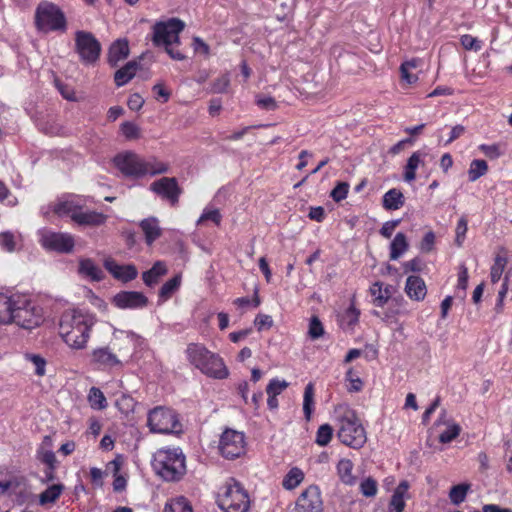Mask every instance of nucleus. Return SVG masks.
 <instances>
[{
    "instance_id": "obj_37",
    "label": "nucleus",
    "mask_w": 512,
    "mask_h": 512,
    "mask_svg": "<svg viewBox=\"0 0 512 512\" xmlns=\"http://www.w3.org/2000/svg\"><path fill=\"white\" fill-rule=\"evenodd\" d=\"M304 478V472L298 467H293L284 476L282 487L285 490H294L303 482Z\"/></svg>"
},
{
    "instance_id": "obj_51",
    "label": "nucleus",
    "mask_w": 512,
    "mask_h": 512,
    "mask_svg": "<svg viewBox=\"0 0 512 512\" xmlns=\"http://www.w3.org/2000/svg\"><path fill=\"white\" fill-rule=\"evenodd\" d=\"M467 230H468V221L464 216H462L458 220L456 229H455V233H456L455 244L458 247H461L463 245L465 238H466Z\"/></svg>"
},
{
    "instance_id": "obj_30",
    "label": "nucleus",
    "mask_w": 512,
    "mask_h": 512,
    "mask_svg": "<svg viewBox=\"0 0 512 512\" xmlns=\"http://www.w3.org/2000/svg\"><path fill=\"white\" fill-rule=\"evenodd\" d=\"M167 271L168 270L165 262L156 261L149 270L143 272V282L148 287H153L159 282L160 277L164 276L167 273Z\"/></svg>"
},
{
    "instance_id": "obj_58",
    "label": "nucleus",
    "mask_w": 512,
    "mask_h": 512,
    "mask_svg": "<svg viewBox=\"0 0 512 512\" xmlns=\"http://www.w3.org/2000/svg\"><path fill=\"white\" fill-rule=\"evenodd\" d=\"M361 493L366 497H373L376 495L378 486L376 480L369 477L363 480L360 484Z\"/></svg>"
},
{
    "instance_id": "obj_31",
    "label": "nucleus",
    "mask_w": 512,
    "mask_h": 512,
    "mask_svg": "<svg viewBox=\"0 0 512 512\" xmlns=\"http://www.w3.org/2000/svg\"><path fill=\"white\" fill-rule=\"evenodd\" d=\"M405 203L403 193L396 188L388 190L382 198L383 208L388 211H394L400 209Z\"/></svg>"
},
{
    "instance_id": "obj_42",
    "label": "nucleus",
    "mask_w": 512,
    "mask_h": 512,
    "mask_svg": "<svg viewBox=\"0 0 512 512\" xmlns=\"http://www.w3.org/2000/svg\"><path fill=\"white\" fill-rule=\"evenodd\" d=\"M360 310L356 308L354 299L351 300L349 307L344 311L341 316V323L344 327L353 329L359 322Z\"/></svg>"
},
{
    "instance_id": "obj_28",
    "label": "nucleus",
    "mask_w": 512,
    "mask_h": 512,
    "mask_svg": "<svg viewBox=\"0 0 512 512\" xmlns=\"http://www.w3.org/2000/svg\"><path fill=\"white\" fill-rule=\"evenodd\" d=\"M388 304L389 307L384 312V319L386 321H391L398 315L409 314V311L407 309L408 302L401 295L397 297H391Z\"/></svg>"
},
{
    "instance_id": "obj_54",
    "label": "nucleus",
    "mask_w": 512,
    "mask_h": 512,
    "mask_svg": "<svg viewBox=\"0 0 512 512\" xmlns=\"http://www.w3.org/2000/svg\"><path fill=\"white\" fill-rule=\"evenodd\" d=\"M465 132L466 128L463 125H455L454 127L451 128L448 138L444 140L442 136H438V142L439 144L448 146L449 144L463 136Z\"/></svg>"
},
{
    "instance_id": "obj_43",
    "label": "nucleus",
    "mask_w": 512,
    "mask_h": 512,
    "mask_svg": "<svg viewBox=\"0 0 512 512\" xmlns=\"http://www.w3.org/2000/svg\"><path fill=\"white\" fill-rule=\"evenodd\" d=\"M145 176H155L165 174L169 171V164L157 160L155 157L145 159Z\"/></svg>"
},
{
    "instance_id": "obj_38",
    "label": "nucleus",
    "mask_w": 512,
    "mask_h": 512,
    "mask_svg": "<svg viewBox=\"0 0 512 512\" xmlns=\"http://www.w3.org/2000/svg\"><path fill=\"white\" fill-rule=\"evenodd\" d=\"M421 155L419 151H416L408 158L403 173V178L406 182L410 183L416 179V171L422 163Z\"/></svg>"
},
{
    "instance_id": "obj_29",
    "label": "nucleus",
    "mask_w": 512,
    "mask_h": 512,
    "mask_svg": "<svg viewBox=\"0 0 512 512\" xmlns=\"http://www.w3.org/2000/svg\"><path fill=\"white\" fill-rule=\"evenodd\" d=\"M139 63L136 60L127 62L123 67L118 69L114 74V81L117 87L127 84L136 74Z\"/></svg>"
},
{
    "instance_id": "obj_47",
    "label": "nucleus",
    "mask_w": 512,
    "mask_h": 512,
    "mask_svg": "<svg viewBox=\"0 0 512 512\" xmlns=\"http://www.w3.org/2000/svg\"><path fill=\"white\" fill-rule=\"evenodd\" d=\"M164 512H193V509L186 498L179 497L167 503Z\"/></svg>"
},
{
    "instance_id": "obj_13",
    "label": "nucleus",
    "mask_w": 512,
    "mask_h": 512,
    "mask_svg": "<svg viewBox=\"0 0 512 512\" xmlns=\"http://www.w3.org/2000/svg\"><path fill=\"white\" fill-rule=\"evenodd\" d=\"M150 190L167 201L170 206L176 207L183 192L175 177H162L150 184Z\"/></svg>"
},
{
    "instance_id": "obj_26",
    "label": "nucleus",
    "mask_w": 512,
    "mask_h": 512,
    "mask_svg": "<svg viewBox=\"0 0 512 512\" xmlns=\"http://www.w3.org/2000/svg\"><path fill=\"white\" fill-rule=\"evenodd\" d=\"M23 238L21 233L13 231H3L0 233V248L8 253L19 250L22 246Z\"/></svg>"
},
{
    "instance_id": "obj_14",
    "label": "nucleus",
    "mask_w": 512,
    "mask_h": 512,
    "mask_svg": "<svg viewBox=\"0 0 512 512\" xmlns=\"http://www.w3.org/2000/svg\"><path fill=\"white\" fill-rule=\"evenodd\" d=\"M39 243L45 250L58 253H70L75 246L72 235L54 231L42 233Z\"/></svg>"
},
{
    "instance_id": "obj_56",
    "label": "nucleus",
    "mask_w": 512,
    "mask_h": 512,
    "mask_svg": "<svg viewBox=\"0 0 512 512\" xmlns=\"http://www.w3.org/2000/svg\"><path fill=\"white\" fill-rule=\"evenodd\" d=\"M460 432H461V427L458 424L453 423L452 425L448 426V428L439 435V441L444 444L450 443L451 441H453L455 438H457L459 436Z\"/></svg>"
},
{
    "instance_id": "obj_60",
    "label": "nucleus",
    "mask_w": 512,
    "mask_h": 512,
    "mask_svg": "<svg viewBox=\"0 0 512 512\" xmlns=\"http://www.w3.org/2000/svg\"><path fill=\"white\" fill-rule=\"evenodd\" d=\"M121 132L125 138L129 140L137 139L139 137V127L129 121L121 124Z\"/></svg>"
},
{
    "instance_id": "obj_7",
    "label": "nucleus",
    "mask_w": 512,
    "mask_h": 512,
    "mask_svg": "<svg viewBox=\"0 0 512 512\" xmlns=\"http://www.w3.org/2000/svg\"><path fill=\"white\" fill-rule=\"evenodd\" d=\"M17 305L13 309L12 323L24 329H33L39 326L43 321L42 311L36 307L29 299L19 295L16 299Z\"/></svg>"
},
{
    "instance_id": "obj_41",
    "label": "nucleus",
    "mask_w": 512,
    "mask_h": 512,
    "mask_svg": "<svg viewBox=\"0 0 512 512\" xmlns=\"http://www.w3.org/2000/svg\"><path fill=\"white\" fill-rule=\"evenodd\" d=\"M87 400L93 410H104L108 406L104 393L97 387L90 388Z\"/></svg>"
},
{
    "instance_id": "obj_34",
    "label": "nucleus",
    "mask_w": 512,
    "mask_h": 512,
    "mask_svg": "<svg viewBox=\"0 0 512 512\" xmlns=\"http://www.w3.org/2000/svg\"><path fill=\"white\" fill-rule=\"evenodd\" d=\"M181 275L177 274L167 282H165L158 293V304H162L169 300L172 295L180 288Z\"/></svg>"
},
{
    "instance_id": "obj_53",
    "label": "nucleus",
    "mask_w": 512,
    "mask_h": 512,
    "mask_svg": "<svg viewBox=\"0 0 512 512\" xmlns=\"http://www.w3.org/2000/svg\"><path fill=\"white\" fill-rule=\"evenodd\" d=\"M204 221H211L216 226H220L222 221V215L219 209H204L203 213L201 214L200 218L197 221V224L199 225Z\"/></svg>"
},
{
    "instance_id": "obj_9",
    "label": "nucleus",
    "mask_w": 512,
    "mask_h": 512,
    "mask_svg": "<svg viewBox=\"0 0 512 512\" xmlns=\"http://www.w3.org/2000/svg\"><path fill=\"white\" fill-rule=\"evenodd\" d=\"M185 24L178 18H170L167 21H158L153 25L152 42L154 46H166L179 44V34L184 30Z\"/></svg>"
},
{
    "instance_id": "obj_59",
    "label": "nucleus",
    "mask_w": 512,
    "mask_h": 512,
    "mask_svg": "<svg viewBox=\"0 0 512 512\" xmlns=\"http://www.w3.org/2000/svg\"><path fill=\"white\" fill-rule=\"evenodd\" d=\"M260 303L261 300L257 290L255 291L252 299L248 297H239L233 301V304L238 308H245L248 307L249 305H252L253 307L257 308L260 305Z\"/></svg>"
},
{
    "instance_id": "obj_36",
    "label": "nucleus",
    "mask_w": 512,
    "mask_h": 512,
    "mask_svg": "<svg viewBox=\"0 0 512 512\" xmlns=\"http://www.w3.org/2000/svg\"><path fill=\"white\" fill-rule=\"evenodd\" d=\"M314 396H315V385L312 382H309L304 388L303 394V413L304 418L307 422H309L312 418V414L314 412Z\"/></svg>"
},
{
    "instance_id": "obj_52",
    "label": "nucleus",
    "mask_w": 512,
    "mask_h": 512,
    "mask_svg": "<svg viewBox=\"0 0 512 512\" xmlns=\"http://www.w3.org/2000/svg\"><path fill=\"white\" fill-rule=\"evenodd\" d=\"M350 185L347 182H338L330 192V197L335 202H341L347 198Z\"/></svg>"
},
{
    "instance_id": "obj_48",
    "label": "nucleus",
    "mask_w": 512,
    "mask_h": 512,
    "mask_svg": "<svg viewBox=\"0 0 512 512\" xmlns=\"http://www.w3.org/2000/svg\"><path fill=\"white\" fill-rule=\"evenodd\" d=\"M115 406L122 414L128 415L130 412L134 410L135 401L132 396L122 394L120 397L117 398Z\"/></svg>"
},
{
    "instance_id": "obj_62",
    "label": "nucleus",
    "mask_w": 512,
    "mask_h": 512,
    "mask_svg": "<svg viewBox=\"0 0 512 512\" xmlns=\"http://www.w3.org/2000/svg\"><path fill=\"white\" fill-rule=\"evenodd\" d=\"M345 378L350 383V386L348 387L350 392H359L362 389L363 382L359 377L355 376L352 368L346 372Z\"/></svg>"
},
{
    "instance_id": "obj_2",
    "label": "nucleus",
    "mask_w": 512,
    "mask_h": 512,
    "mask_svg": "<svg viewBox=\"0 0 512 512\" xmlns=\"http://www.w3.org/2000/svg\"><path fill=\"white\" fill-rule=\"evenodd\" d=\"M333 415L339 441L353 449L362 448L367 442V433L357 412L348 403H339L334 406Z\"/></svg>"
},
{
    "instance_id": "obj_22",
    "label": "nucleus",
    "mask_w": 512,
    "mask_h": 512,
    "mask_svg": "<svg viewBox=\"0 0 512 512\" xmlns=\"http://www.w3.org/2000/svg\"><path fill=\"white\" fill-rule=\"evenodd\" d=\"M393 290L392 285L387 284L384 286L380 281L374 282L369 288V292L373 297V305L381 308L384 307L391 299Z\"/></svg>"
},
{
    "instance_id": "obj_40",
    "label": "nucleus",
    "mask_w": 512,
    "mask_h": 512,
    "mask_svg": "<svg viewBox=\"0 0 512 512\" xmlns=\"http://www.w3.org/2000/svg\"><path fill=\"white\" fill-rule=\"evenodd\" d=\"M337 474L341 481L345 484L352 485L355 482V477L352 474L353 463L350 459L343 458L337 464Z\"/></svg>"
},
{
    "instance_id": "obj_18",
    "label": "nucleus",
    "mask_w": 512,
    "mask_h": 512,
    "mask_svg": "<svg viewBox=\"0 0 512 512\" xmlns=\"http://www.w3.org/2000/svg\"><path fill=\"white\" fill-rule=\"evenodd\" d=\"M19 294L0 288V325L11 324L13 320V309L17 305L16 299Z\"/></svg>"
},
{
    "instance_id": "obj_45",
    "label": "nucleus",
    "mask_w": 512,
    "mask_h": 512,
    "mask_svg": "<svg viewBox=\"0 0 512 512\" xmlns=\"http://www.w3.org/2000/svg\"><path fill=\"white\" fill-rule=\"evenodd\" d=\"M333 434L334 429L330 424H322L317 429L315 443L320 447H325L331 442Z\"/></svg>"
},
{
    "instance_id": "obj_4",
    "label": "nucleus",
    "mask_w": 512,
    "mask_h": 512,
    "mask_svg": "<svg viewBox=\"0 0 512 512\" xmlns=\"http://www.w3.org/2000/svg\"><path fill=\"white\" fill-rule=\"evenodd\" d=\"M157 475L165 481H179L186 473V457L180 448L158 449L152 460Z\"/></svg>"
},
{
    "instance_id": "obj_20",
    "label": "nucleus",
    "mask_w": 512,
    "mask_h": 512,
    "mask_svg": "<svg viewBox=\"0 0 512 512\" xmlns=\"http://www.w3.org/2000/svg\"><path fill=\"white\" fill-rule=\"evenodd\" d=\"M404 291L412 301L421 302L427 295V286L420 276L410 275L406 279Z\"/></svg>"
},
{
    "instance_id": "obj_24",
    "label": "nucleus",
    "mask_w": 512,
    "mask_h": 512,
    "mask_svg": "<svg viewBox=\"0 0 512 512\" xmlns=\"http://www.w3.org/2000/svg\"><path fill=\"white\" fill-rule=\"evenodd\" d=\"M145 242L148 246H151L158 238L162 235V229L159 225V220L156 217H148L143 219L139 223Z\"/></svg>"
},
{
    "instance_id": "obj_21",
    "label": "nucleus",
    "mask_w": 512,
    "mask_h": 512,
    "mask_svg": "<svg viewBox=\"0 0 512 512\" xmlns=\"http://www.w3.org/2000/svg\"><path fill=\"white\" fill-rule=\"evenodd\" d=\"M108 216L97 211L83 210L81 207L78 215H74V223L79 226L99 227L107 221Z\"/></svg>"
},
{
    "instance_id": "obj_61",
    "label": "nucleus",
    "mask_w": 512,
    "mask_h": 512,
    "mask_svg": "<svg viewBox=\"0 0 512 512\" xmlns=\"http://www.w3.org/2000/svg\"><path fill=\"white\" fill-rule=\"evenodd\" d=\"M255 102L258 107L267 111H274L278 107L276 100L271 96L258 95Z\"/></svg>"
},
{
    "instance_id": "obj_5",
    "label": "nucleus",
    "mask_w": 512,
    "mask_h": 512,
    "mask_svg": "<svg viewBox=\"0 0 512 512\" xmlns=\"http://www.w3.org/2000/svg\"><path fill=\"white\" fill-rule=\"evenodd\" d=\"M34 26L38 32L64 33L67 30V18L63 10L51 1H41L34 14Z\"/></svg>"
},
{
    "instance_id": "obj_1",
    "label": "nucleus",
    "mask_w": 512,
    "mask_h": 512,
    "mask_svg": "<svg viewBox=\"0 0 512 512\" xmlns=\"http://www.w3.org/2000/svg\"><path fill=\"white\" fill-rule=\"evenodd\" d=\"M95 322V317L86 311H65L60 318L59 335L70 348L84 349Z\"/></svg>"
},
{
    "instance_id": "obj_12",
    "label": "nucleus",
    "mask_w": 512,
    "mask_h": 512,
    "mask_svg": "<svg viewBox=\"0 0 512 512\" xmlns=\"http://www.w3.org/2000/svg\"><path fill=\"white\" fill-rule=\"evenodd\" d=\"M113 163L126 177L141 178L145 176V159L132 151L117 154L113 158Z\"/></svg>"
},
{
    "instance_id": "obj_32",
    "label": "nucleus",
    "mask_w": 512,
    "mask_h": 512,
    "mask_svg": "<svg viewBox=\"0 0 512 512\" xmlns=\"http://www.w3.org/2000/svg\"><path fill=\"white\" fill-rule=\"evenodd\" d=\"M82 205L75 200H64L55 203L52 207V211L59 217L69 216L74 222V215H78Z\"/></svg>"
},
{
    "instance_id": "obj_6",
    "label": "nucleus",
    "mask_w": 512,
    "mask_h": 512,
    "mask_svg": "<svg viewBox=\"0 0 512 512\" xmlns=\"http://www.w3.org/2000/svg\"><path fill=\"white\" fill-rule=\"evenodd\" d=\"M218 505L224 512H248L251 500L242 484L230 478L218 496Z\"/></svg>"
},
{
    "instance_id": "obj_35",
    "label": "nucleus",
    "mask_w": 512,
    "mask_h": 512,
    "mask_svg": "<svg viewBox=\"0 0 512 512\" xmlns=\"http://www.w3.org/2000/svg\"><path fill=\"white\" fill-rule=\"evenodd\" d=\"M409 248L407 237L404 233L398 232L390 244V260L399 259Z\"/></svg>"
},
{
    "instance_id": "obj_57",
    "label": "nucleus",
    "mask_w": 512,
    "mask_h": 512,
    "mask_svg": "<svg viewBox=\"0 0 512 512\" xmlns=\"http://www.w3.org/2000/svg\"><path fill=\"white\" fill-rule=\"evenodd\" d=\"M460 43L466 50H473L475 52L482 49V42L470 34H464L460 37Z\"/></svg>"
},
{
    "instance_id": "obj_17",
    "label": "nucleus",
    "mask_w": 512,
    "mask_h": 512,
    "mask_svg": "<svg viewBox=\"0 0 512 512\" xmlns=\"http://www.w3.org/2000/svg\"><path fill=\"white\" fill-rule=\"evenodd\" d=\"M91 364L98 370H110L122 363L109 347H99L91 353Z\"/></svg>"
},
{
    "instance_id": "obj_15",
    "label": "nucleus",
    "mask_w": 512,
    "mask_h": 512,
    "mask_svg": "<svg viewBox=\"0 0 512 512\" xmlns=\"http://www.w3.org/2000/svg\"><path fill=\"white\" fill-rule=\"evenodd\" d=\"M293 512H323V500L319 486L310 485L303 490L295 502Z\"/></svg>"
},
{
    "instance_id": "obj_44",
    "label": "nucleus",
    "mask_w": 512,
    "mask_h": 512,
    "mask_svg": "<svg viewBox=\"0 0 512 512\" xmlns=\"http://www.w3.org/2000/svg\"><path fill=\"white\" fill-rule=\"evenodd\" d=\"M488 172V164L485 160L474 159L471 161L468 169V179L470 182H475L480 177Z\"/></svg>"
},
{
    "instance_id": "obj_19",
    "label": "nucleus",
    "mask_w": 512,
    "mask_h": 512,
    "mask_svg": "<svg viewBox=\"0 0 512 512\" xmlns=\"http://www.w3.org/2000/svg\"><path fill=\"white\" fill-rule=\"evenodd\" d=\"M105 268L115 279L123 283L134 280L138 275L137 268L133 264L120 265L114 260H109L105 262Z\"/></svg>"
},
{
    "instance_id": "obj_55",
    "label": "nucleus",
    "mask_w": 512,
    "mask_h": 512,
    "mask_svg": "<svg viewBox=\"0 0 512 512\" xmlns=\"http://www.w3.org/2000/svg\"><path fill=\"white\" fill-rule=\"evenodd\" d=\"M38 459L47 466L50 470H55L56 468V456L52 450H44L39 449L37 451Z\"/></svg>"
},
{
    "instance_id": "obj_64",
    "label": "nucleus",
    "mask_w": 512,
    "mask_h": 512,
    "mask_svg": "<svg viewBox=\"0 0 512 512\" xmlns=\"http://www.w3.org/2000/svg\"><path fill=\"white\" fill-rule=\"evenodd\" d=\"M435 238V233L433 231H428L425 233L420 242V250L425 253L431 252L434 249Z\"/></svg>"
},
{
    "instance_id": "obj_23",
    "label": "nucleus",
    "mask_w": 512,
    "mask_h": 512,
    "mask_svg": "<svg viewBox=\"0 0 512 512\" xmlns=\"http://www.w3.org/2000/svg\"><path fill=\"white\" fill-rule=\"evenodd\" d=\"M129 52V43L126 39L114 41L108 50L109 65L116 67L120 61L125 60L129 56Z\"/></svg>"
},
{
    "instance_id": "obj_49",
    "label": "nucleus",
    "mask_w": 512,
    "mask_h": 512,
    "mask_svg": "<svg viewBox=\"0 0 512 512\" xmlns=\"http://www.w3.org/2000/svg\"><path fill=\"white\" fill-rule=\"evenodd\" d=\"M289 387V382L286 380H280L279 378H273L269 381L266 386V394H271L273 396L280 395L283 391H285Z\"/></svg>"
},
{
    "instance_id": "obj_8",
    "label": "nucleus",
    "mask_w": 512,
    "mask_h": 512,
    "mask_svg": "<svg viewBox=\"0 0 512 512\" xmlns=\"http://www.w3.org/2000/svg\"><path fill=\"white\" fill-rule=\"evenodd\" d=\"M101 50L100 42L91 32L76 31L75 51L83 64L94 65L100 58Z\"/></svg>"
},
{
    "instance_id": "obj_27",
    "label": "nucleus",
    "mask_w": 512,
    "mask_h": 512,
    "mask_svg": "<svg viewBox=\"0 0 512 512\" xmlns=\"http://www.w3.org/2000/svg\"><path fill=\"white\" fill-rule=\"evenodd\" d=\"M508 264V252L505 248L501 247L494 257V262L491 266L490 278L493 284L497 283Z\"/></svg>"
},
{
    "instance_id": "obj_16",
    "label": "nucleus",
    "mask_w": 512,
    "mask_h": 512,
    "mask_svg": "<svg viewBox=\"0 0 512 512\" xmlns=\"http://www.w3.org/2000/svg\"><path fill=\"white\" fill-rule=\"evenodd\" d=\"M112 304L119 309H140L148 304V298L138 291H120L112 298Z\"/></svg>"
},
{
    "instance_id": "obj_25",
    "label": "nucleus",
    "mask_w": 512,
    "mask_h": 512,
    "mask_svg": "<svg viewBox=\"0 0 512 512\" xmlns=\"http://www.w3.org/2000/svg\"><path fill=\"white\" fill-rule=\"evenodd\" d=\"M408 490L409 483L406 480L401 481L398 484L391 496L388 505L389 512H403L405 508V495L407 494Z\"/></svg>"
},
{
    "instance_id": "obj_11",
    "label": "nucleus",
    "mask_w": 512,
    "mask_h": 512,
    "mask_svg": "<svg viewBox=\"0 0 512 512\" xmlns=\"http://www.w3.org/2000/svg\"><path fill=\"white\" fill-rule=\"evenodd\" d=\"M245 435L242 432L227 428L221 434L219 451L226 459H236L245 453Z\"/></svg>"
},
{
    "instance_id": "obj_50",
    "label": "nucleus",
    "mask_w": 512,
    "mask_h": 512,
    "mask_svg": "<svg viewBox=\"0 0 512 512\" xmlns=\"http://www.w3.org/2000/svg\"><path fill=\"white\" fill-rule=\"evenodd\" d=\"M324 334V327L317 316H312L309 322L308 335L312 340L319 339Z\"/></svg>"
},
{
    "instance_id": "obj_10",
    "label": "nucleus",
    "mask_w": 512,
    "mask_h": 512,
    "mask_svg": "<svg viewBox=\"0 0 512 512\" xmlns=\"http://www.w3.org/2000/svg\"><path fill=\"white\" fill-rule=\"evenodd\" d=\"M147 425L151 432L170 434L179 427V420L173 410L161 406L150 410L147 417Z\"/></svg>"
},
{
    "instance_id": "obj_46",
    "label": "nucleus",
    "mask_w": 512,
    "mask_h": 512,
    "mask_svg": "<svg viewBox=\"0 0 512 512\" xmlns=\"http://www.w3.org/2000/svg\"><path fill=\"white\" fill-rule=\"evenodd\" d=\"M470 489L469 484H457L452 486L449 492V499L454 505L461 504L467 495L468 490Z\"/></svg>"
},
{
    "instance_id": "obj_3",
    "label": "nucleus",
    "mask_w": 512,
    "mask_h": 512,
    "mask_svg": "<svg viewBox=\"0 0 512 512\" xmlns=\"http://www.w3.org/2000/svg\"><path fill=\"white\" fill-rule=\"evenodd\" d=\"M186 357L191 365L200 370L205 376L224 380L230 372L224 359L215 352L210 351L201 343H190L186 348Z\"/></svg>"
},
{
    "instance_id": "obj_63",
    "label": "nucleus",
    "mask_w": 512,
    "mask_h": 512,
    "mask_svg": "<svg viewBox=\"0 0 512 512\" xmlns=\"http://www.w3.org/2000/svg\"><path fill=\"white\" fill-rule=\"evenodd\" d=\"M479 150L490 159H497L502 154L498 144H481Z\"/></svg>"
},
{
    "instance_id": "obj_33",
    "label": "nucleus",
    "mask_w": 512,
    "mask_h": 512,
    "mask_svg": "<svg viewBox=\"0 0 512 512\" xmlns=\"http://www.w3.org/2000/svg\"><path fill=\"white\" fill-rule=\"evenodd\" d=\"M79 273L92 281H101L104 278L102 269L89 258L79 262Z\"/></svg>"
},
{
    "instance_id": "obj_39",
    "label": "nucleus",
    "mask_w": 512,
    "mask_h": 512,
    "mask_svg": "<svg viewBox=\"0 0 512 512\" xmlns=\"http://www.w3.org/2000/svg\"><path fill=\"white\" fill-rule=\"evenodd\" d=\"M64 488V485L60 483L49 486L42 493H40L39 504L41 506H45L47 504L55 503L61 496Z\"/></svg>"
}]
</instances>
